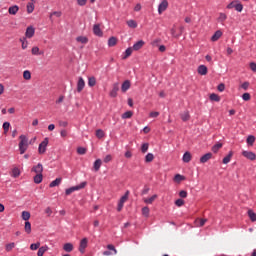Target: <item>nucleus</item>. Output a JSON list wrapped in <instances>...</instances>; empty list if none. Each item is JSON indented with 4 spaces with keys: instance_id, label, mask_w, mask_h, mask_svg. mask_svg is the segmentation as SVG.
<instances>
[{
    "instance_id": "nucleus-51",
    "label": "nucleus",
    "mask_w": 256,
    "mask_h": 256,
    "mask_svg": "<svg viewBox=\"0 0 256 256\" xmlns=\"http://www.w3.org/2000/svg\"><path fill=\"white\" fill-rule=\"evenodd\" d=\"M234 9L238 11V13H241V11H243V4L236 2Z\"/></svg>"
},
{
    "instance_id": "nucleus-38",
    "label": "nucleus",
    "mask_w": 256,
    "mask_h": 256,
    "mask_svg": "<svg viewBox=\"0 0 256 256\" xmlns=\"http://www.w3.org/2000/svg\"><path fill=\"white\" fill-rule=\"evenodd\" d=\"M155 199H157V194H154L152 197L145 199L144 203H146L147 205H151L153 204V201H155Z\"/></svg>"
},
{
    "instance_id": "nucleus-59",
    "label": "nucleus",
    "mask_w": 256,
    "mask_h": 256,
    "mask_svg": "<svg viewBox=\"0 0 256 256\" xmlns=\"http://www.w3.org/2000/svg\"><path fill=\"white\" fill-rule=\"evenodd\" d=\"M32 55H41V53H39V47L35 46L32 48Z\"/></svg>"
},
{
    "instance_id": "nucleus-8",
    "label": "nucleus",
    "mask_w": 256,
    "mask_h": 256,
    "mask_svg": "<svg viewBox=\"0 0 256 256\" xmlns=\"http://www.w3.org/2000/svg\"><path fill=\"white\" fill-rule=\"evenodd\" d=\"M93 33L94 35H96V37H103V31L101 30V25L94 24Z\"/></svg>"
},
{
    "instance_id": "nucleus-16",
    "label": "nucleus",
    "mask_w": 256,
    "mask_h": 256,
    "mask_svg": "<svg viewBox=\"0 0 256 256\" xmlns=\"http://www.w3.org/2000/svg\"><path fill=\"white\" fill-rule=\"evenodd\" d=\"M143 45H145V41L143 40H140L138 42H136L134 45H133V51H139V49H142L143 48Z\"/></svg>"
},
{
    "instance_id": "nucleus-19",
    "label": "nucleus",
    "mask_w": 256,
    "mask_h": 256,
    "mask_svg": "<svg viewBox=\"0 0 256 256\" xmlns=\"http://www.w3.org/2000/svg\"><path fill=\"white\" fill-rule=\"evenodd\" d=\"M247 214H248V217H249L250 221H252V223H255L256 213L252 209H249Z\"/></svg>"
},
{
    "instance_id": "nucleus-30",
    "label": "nucleus",
    "mask_w": 256,
    "mask_h": 256,
    "mask_svg": "<svg viewBox=\"0 0 256 256\" xmlns=\"http://www.w3.org/2000/svg\"><path fill=\"white\" fill-rule=\"evenodd\" d=\"M246 143L247 145H249L250 147H253V144L255 143V136L253 135H249L246 139Z\"/></svg>"
},
{
    "instance_id": "nucleus-3",
    "label": "nucleus",
    "mask_w": 256,
    "mask_h": 256,
    "mask_svg": "<svg viewBox=\"0 0 256 256\" xmlns=\"http://www.w3.org/2000/svg\"><path fill=\"white\" fill-rule=\"evenodd\" d=\"M127 199H129V190H127L125 194L120 198L117 207L118 212H121L123 210V205H125V201H127Z\"/></svg>"
},
{
    "instance_id": "nucleus-14",
    "label": "nucleus",
    "mask_w": 256,
    "mask_h": 256,
    "mask_svg": "<svg viewBox=\"0 0 256 256\" xmlns=\"http://www.w3.org/2000/svg\"><path fill=\"white\" fill-rule=\"evenodd\" d=\"M213 157V153L208 152L206 154H204L201 158H200V163H207V161H209V159H212Z\"/></svg>"
},
{
    "instance_id": "nucleus-50",
    "label": "nucleus",
    "mask_w": 256,
    "mask_h": 256,
    "mask_svg": "<svg viewBox=\"0 0 256 256\" xmlns=\"http://www.w3.org/2000/svg\"><path fill=\"white\" fill-rule=\"evenodd\" d=\"M39 247H41V242H37V243L30 245L31 251H37V249H39Z\"/></svg>"
},
{
    "instance_id": "nucleus-28",
    "label": "nucleus",
    "mask_w": 256,
    "mask_h": 256,
    "mask_svg": "<svg viewBox=\"0 0 256 256\" xmlns=\"http://www.w3.org/2000/svg\"><path fill=\"white\" fill-rule=\"evenodd\" d=\"M76 41H77L78 43H83V44L85 45V44L89 43V38H87V37H85V36H78V37L76 38Z\"/></svg>"
},
{
    "instance_id": "nucleus-35",
    "label": "nucleus",
    "mask_w": 256,
    "mask_h": 256,
    "mask_svg": "<svg viewBox=\"0 0 256 256\" xmlns=\"http://www.w3.org/2000/svg\"><path fill=\"white\" fill-rule=\"evenodd\" d=\"M88 85L89 87H95L97 85V79L94 76L88 78Z\"/></svg>"
},
{
    "instance_id": "nucleus-22",
    "label": "nucleus",
    "mask_w": 256,
    "mask_h": 256,
    "mask_svg": "<svg viewBox=\"0 0 256 256\" xmlns=\"http://www.w3.org/2000/svg\"><path fill=\"white\" fill-rule=\"evenodd\" d=\"M61 178H56L55 180H53L50 184L49 187L53 188V187H59V185H61Z\"/></svg>"
},
{
    "instance_id": "nucleus-27",
    "label": "nucleus",
    "mask_w": 256,
    "mask_h": 256,
    "mask_svg": "<svg viewBox=\"0 0 256 256\" xmlns=\"http://www.w3.org/2000/svg\"><path fill=\"white\" fill-rule=\"evenodd\" d=\"M133 54V48L129 47L126 49L124 56L122 57V59H128V57H131V55Z\"/></svg>"
},
{
    "instance_id": "nucleus-23",
    "label": "nucleus",
    "mask_w": 256,
    "mask_h": 256,
    "mask_svg": "<svg viewBox=\"0 0 256 256\" xmlns=\"http://www.w3.org/2000/svg\"><path fill=\"white\" fill-rule=\"evenodd\" d=\"M19 175H21V170H19V168L17 167L13 168L11 172V177H14V179H17Z\"/></svg>"
},
{
    "instance_id": "nucleus-44",
    "label": "nucleus",
    "mask_w": 256,
    "mask_h": 256,
    "mask_svg": "<svg viewBox=\"0 0 256 256\" xmlns=\"http://www.w3.org/2000/svg\"><path fill=\"white\" fill-rule=\"evenodd\" d=\"M133 117V111H126L122 114V119H131Z\"/></svg>"
},
{
    "instance_id": "nucleus-20",
    "label": "nucleus",
    "mask_w": 256,
    "mask_h": 256,
    "mask_svg": "<svg viewBox=\"0 0 256 256\" xmlns=\"http://www.w3.org/2000/svg\"><path fill=\"white\" fill-rule=\"evenodd\" d=\"M19 11V6H17V5H14V6H11V7H9V9H8V13L10 14V15H17V12Z\"/></svg>"
},
{
    "instance_id": "nucleus-1",
    "label": "nucleus",
    "mask_w": 256,
    "mask_h": 256,
    "mask_svg": "<svg viewBox=\"0 0 256 256\" xmlns=\"http://www.w3.org/2000/svg\"><path fill=\"white\" fill-rule=\"evenodd\" d=\"M19 139V151L20 155H23L25 151H27V149L29 148V139L25 135H20Z\"/></svg>"
},
{
    "instance_id": "nucleus-15",
    "label": "nucleus",
    "mask_w": 256,
    "mask_h": 256,
    "mask_svg": "<svg viewBox=\"0 0 256 256\" xmlns=\"http://www.w3.org/2000/svg\"><path fill=\"white\" fill-rule=\"evenodd\" d=\"M223 35V32L221 30H217L213 36L211 37V41L215 42V41H219V39H221Z\"/></svg>"
},
{
    "instance_id": "nucleus-58",
    "label": "nucleus",
    "mask_w": 256,
    "mask_h": 256,
    "mask_svg": "<svg viewBox=\"0 0 256 256\" xmlns=\"http://www.w3.org/2000/svg\"><path fill=\"white\" fill-rule=\"evenodd\" d=\"M179 197H181V199H187V191L181 190L179 192Z\"/></svg>"
},
{
    "instance_id": "nucleus-54",
    "label": "nucleus",
    "mask_w": 256,
    "mask_h": 256,
    "mask_svg": "<svg viewBox=\"0 0 256 256\" xmlns=\"http://www.w3.org/2000/svg\"><path fill=\"white\" fill-rule=\"evenodd\" d=\"M175 205H176V207H183V205H185V200H183V199H177V200L175 201Z\"/></svg>"
},
{
    "instance_id": "nucleus-24",
    "label": "nucleus",
    "mask_w": 256,
    "mask_h": 256,
    "mask_svg": "<svg viewBox=\"0 0 256 256\" xmlns=\"http://www.w3.org/2000/svg\"><path fill=\"white\" fill-rule=\"evenodd\" d=\"M175 27H176V26H175V24H174L173 27H172L171 30H170V33H171L172 37H174V39H179V37H181V34H178V33H177V30H176Z\"/></svg>"
},
{
    "instance_id": "nucleus-29",
    "label": "nucleus",
    "mask_w": 256,
    "mask_h": 256,
    "mask_svg": "<svg viewBox=\"0 0 256 256\" xmlns=\"http://www.w3.org/2000/svg\"><path fill=\"white\" fill-rule=\"evenodd\" d=\"M43 182V174H36L34 176V183H36V185H39V183Z\"/></svg>"
},
{
    "instance_id": "nucleus-43",
    "label": "nucleus",
    "mask_w": 256,
    "mask_h": 256,
    "mask_svg": "<svg viewBox=\"0 0 256 256\" xmlns=\"http://www.w3.org/2000/svg\"><path fill=\"white\" fill-rule=\"evenodd\" d=\"M24 229H25V232L27 233V235H30V233H31V222L26 221Z\"/></svg>"
},
{
    "instance_id": "nucleus-10",
    "label": "nucleus",
    "mask_w": 256,
    "mask_h": 256,
    "mask_svg": "<svg viewBox=\"0 0 256 256\" xmlns=\"http://www.w3.org/2000/svg\"><path fill=\"white\" fill-rule=\"evenodd\" d=\"M129 89H131V81L130 80H125L122 83L121 91H122V93H127V91H129Z\"/></svg>"
},
{
    "instance_id": "nucleus-40",
    "label": "nucleus",
    "mask_w": 256,
    "mask_h": 256,
    "mask_svg": "<svg viewBox=\"0 0 256 256\" xmlns=\"http://www.w3.org/2000/svg\"><path fill=\"white\" fill-rule=\"evenodd\" d=\"M221 147H223V143H217V144H215L214 146H212V151L214 152V153H218L219 152V149H221Z\"/></svg>"
},
{
    "instance_id": "nucleus-53",
    "label": "nucleus",
    "mask_w": 256,
    "mask_h": 256,
    "mask_svg": "<svg viewBox=\"0 0 256 256\" xmlns=\"http://www.w3.org/2000/svg\"><path fill=\"white\" fill-rule=\"evenodd\" d=\"M141 151L142 153H147V151H149V143L142 144Z\"/></svg>"
},
{
    "instance_id": "nucleus-34",
    "label": "nucleus",
    "mask_w": 256,
    "mask_h": 256,
    "mask_svg": "<svg viewBox=\"0 0 256 256\" xmlns=\"http://www.w3.org/2000/svg\"><path fill=\"white\" fill-rule=\"evenodd\" d=\"M26 7H27V13L29 14L35 11V4L33 2H29Z\"/></svg>"
},
{
    "instance_id": "nucleus-61",
    "label": "nucleus",
    "mask_w": 256,
    "mask_h": 256,
    "mask_svg": "<svg viewBox=\"0 0 256 256\" xmlns=\"http://www.w3.org/2000/svg\"><path fill=\"white\" fill-rule=\"evenodd\" d=\"M112 159H113V156H111V154H108L104 158V163H109L110 161H112Z\"/></svg>"
},
{
    "instance_id": "nucleus-9",
    "label": "nucleus",
    "mask_w": 256,
    "mask_h": 256,
    "mask_svg": "<svg viewBox=\"0 0 256 256\" xmlns=\"http://www.w3.org/2000/svg\"><path fill=\"white\" fill-rule=\"evenodd\" d=\"M87 243H89V240H87V238H83L80 241V245H79L80 253H85V249H87Z\"/></svg>"
},
{
    "instance_id": "nucleus-4",
    "label": "nucleus",
    "mask_w": 256,
    "mask_h": 256,
    "mask_svg": "<svg viewBox=\"0 0 256 256\" xmlns=\"http://www.w3.org/2000/svg\"><path fill=\"white\" fill-rule=\"evenodd\" d=\"M47 145H49V138H45L38 147V153L43 155L47 151Z\"/></svg>"
},
{
    "instance_id": "nucleus-46",
    "label": "nucleus",
    "mask_w": 256,
    "mask_h": 256,
    "mask_svg": "<svg viewBox=\"0 0 256 256\" xmlns=\"http://www.w3.org/2000/svg\"><path fill=\"white\" fill-rule=\"evenodd\" d=\"M11 127V123L9 122H4L3 123V129H4V134L7 135L9 133V128Z\"/></svg>"
},
{
    "instance_id": "nucleus-42",
    "label": "nucleus",
    "mask_w": 256,
    "mask_h": 256,
    "mask_svg": "<svg viewBox=\"0 0 256 256\" xmlns=\"http://www.w3.org/2000/svg\"><path fill=\"white\" fill-rule=\"evenodd\" d=\"M127 25L130 29H137V22L135 20H128Z\"/></svg>"
},
{
    "instance_id": "nucleus-63",
    "label": "nucleus",
    "mask_w": 256,
    "mask_h": 256,
    "mask_svg": "<svg viewBox=\"0 0 256 256\" xmlns=\"http://www.w3.org/2000/svg\"><path fill=\"white\" fill-rule=\"evenodd\" d=\"M241 87L244 89V91H247L249 89V82L242 83Z\"/></svg>"
},
{
    "instance_id": "nucleus-13",
    "label": "nucleus",
    "mask_w": 256,
    "mask_h": 256,
    "mask_svg": "<svg viewBox=\"0 0 256 256\" xmlns=\"http://www.w3.org/2000/svg\"><path fill=\"white\" fill-rule=\"evenodd\" d=\"M32 173L43 174V164L38 163L36 166H33L31 169Z\"/></svg>"
},
{
    "instance_id": "nucleus-17",
    "label": "nucleus",
    "mask_w": 256,
    "mask_h": 256,
    "mask_svg": "<svg viewBox=\"0 0 256 256\" xmlns=\"http://www.w3.org/2000/svg\"><path fill=\"white\" fill-rule=\"evenodd\" d=\"M197 71H198L199 75H207L208 69H207V66L200 65V66H198Z\"/></svg>"
},
{
    "instance_id": "nucleus-21",
    "label": "nucleus",
    "mask_w": 256,
    "mask_h": 256,
    "mask_svg": "<svg viewBox=\"0 0 256 256\" xmlns=\"http://www.w3.org/2000/svg\"><path fill=\"white\" fill-rule=\"evenodd\" d=\"M117 45V37L112 36L108 39V47H115Z\"/></svg>"
},
{
    "instance_id": "nucleus-2",
    "label": "nucleus",
    "mask_w": 256,
    "mask_h": 256,
    "mask_svg": "<svg viewBox=\"0 0 256 256\" xmlns=\"http://www.w3.org/2000/svg\"><path fill=\"white\" fill-rule=\"evenodd\" d=\"M86 186H87V182H82L77 186L70 187V188L66 189L65 194L71 195V193H74V191H79L80 189H85Z\"/></svg>"
},
{
    "instance_id": "nucleus-18",
    "label": "nucleus",
    "mask_w": 256,
    "mask_h": 256,
    "mask_svg": "<svg viewBox=\"0 0 256 256\" xmlns=\"http://www.w3.org/2000/svg\"><path fill=\"white\" fill-rule=\"evenodd\" d=\"M180 118L182 121L187 122L189 119H191V115L189 114V111H185L180 114Z\"/></svg>"
},
{
    "instance_id": "nucleus-36",
    "label": "nucleus",
    "mask_w": 256,
    "mask_h": 256,
    "mask_svg": "<svg viewBox=\"0 0 256 256\" xmlns=\"http://www.w3.org/2000/svg\"><path fill=\"white\" fill-rule=\"evenodd\" d=\"M174 181H175V183H181V181H185V176H183L181 174H176L174 176Z\"/></svg>"
},
{
    "instance_id": "nucleus-56",
    "label": "nucleus",
    "mask_w": 256,
    "mask_h": 256,
    "mask_svg": "<svg viewBox=\"0 0 256 256\" xmlns=\"http://www.w3.org/2000/svg\"><path fill=\"white\" fill-rule=\"evenodd\" d=\"M242 99H243V101H251V94H249V93H244L243 95H242Z\"/></svg>"
},
{
    "instance_id": "nucleus-55",
    "label": "nucleus",
    "mask_w": 256,
    "mask_h": 256,
    "mask_svg": "<svg viewBox=\"0 0 256 256\" xmlns=\"http://www.w3.org/2000/svg\"><path fill=\"white\" fill-rule=\"evenodd\" d=\"M149 207L145 206L142 208V215H144V217H149Z\"/></svg>"
},
{
    "instance_id": "nucleus-7",
    "label": "nucleus",
    "mask_w": 256,
    "mask_h": 256,
    "mask_svg": "<svg viewBox=\"0 0 256 256\" xmlns=\"http://www.w3.org/2000/svg\"><path fill=\"white\" fill-rule=\"evenodd\" d=\"M242 155H243V157H245L246 159H249L250 161H255V159H256L255 152L243 151Z\"/></svg>"
},
{
    "instance_id": "nucleus-31",
    "label": "nucleus",
    "mask_w": 256,
    "mask_h": 256,
    "mask_svg": "<svg viewBox=\"0 0 256 256\" xmlns=\"http://www.w3.org/2000/svg\"><path fill=\"white\" fill-rule=\"evenodd\" d=\"M64 251H66V253H71V251H73V244L72 243H66L63 246Z\"/></svg>"
},
{
    "instance_id": "nucleus-49",
    "label": "nucleus",
    "mask_w": 256,
    "mask_h": 256,
    "mask_svg": "<svg viewBox=\"0 0 256 256\" xmlns=\"http://www.w3.org/2000/svg\"><path fill=\"white\" fill-rule=\"evenodd\" d=\"M96 137H98V139H103V137H105V132H103L102 129L96 130Z\"/></svg>"
},
{
    "instance_id": "nucleus-62",
    "label": "nucleus",
    "mask_w": 256,
    "mask_h": 256,
    "mask_svg": "<svg viewBox=\"0 0 256 256\" xmlns=\"http://www.w3.org/2000/svg\"><path fill=\"white\" fill-rule=\"evenodd\" d=\"M217 90L220 91V92L225 91V84L224 83L219 84L217 86Z\"/></svg>"
},
{
    "instance_id": "nucleus-37",
    "label": "nucleus",
    "mask_w": 256,
    "mask_h": 256,
    "mask_svg": "<svg viewBox=\"0 0 256 256\" xmlns=\"http://www.w3.org/2000/svg\"><path fill=\"white\" fill-rule=\"evenodd\" d=\"M191 161V153L190 152H185L183 155V162L184 163H189Z\"/></svg>"
},
{
    "instance_id": "nucleus-33",
    "label": "nucleus",
    "mask_w": 256,
    "mask_h": 256,
    "mask_svg": "<svg viewBox=\"0 0 256 256\" xmlns=\"http://www.w3.org/2000/svg\"><path fill=\"white\" fill-rule=\"evenodd\" d=\"M209 99L210 101H216V103H219V101H221V97L215 93L210 94Z\"/></svg>"
},
{
    "instance_id": "nucleus-5",
    "label": "nucleus",
    "mask_w": 256,
    "mask_h": 256,
    "mask_svg": "<svg viewBox=\"0 0 256 256\" xmlns=\"http://www.w3.org/2000/svg\"><path fill=\"white\" fill-rule=\"evenodd\" d=\"M167 7H169V2L167 0H163L158 6L159 15L163 14L164 11H167Z\"/></svg>"
},
{
    "instance_id": "nucleus-41",
    "label": "nucleus",
    "mask_w": 256,
    "mask_h": 256,
    "mask_svg": "<svg viewBox=\"0 0 256 256\" xmlns=\"http://www.w3.org/2000/svg\"><path fill=\"white\" fill-rule=\"evenodd\" d=\"M153 159H155V156L153 155V153H148L145 156V163H151Z\"/></svg>"
},
{
    "instance_id": "nucleus-6",
    "label": "nucleus",
    "mask_w": 256,
    "mask_h": 256,
    "mask_svg": "<svg viewBox=\"0 0 256 256\" xmlns=\"http://www.w3.org/2000/svg\"><path fill=\"white\" fill-rule=\"evenodd\" d=\"M119 92V82H116L113 84L112 86V90L110 91V97H112L113 99H115V97H117V93Z\"/></svg>"
},
{
    "instance_id": "nucleus-60",
    "label": "nucleus",
    "mask_w": 256,
    "mask_h": 256,
    "mask_svg": "<svg viewBox=\"0 0 256 256\" xmlns=\"http://www.w3.org/2000/svg\"><path fill=\"white\" fill-rule=\"evenodd\" d=\"M59 127H67L69 125V122L60 120L58 122Z\"/></svg>"
},
{
    "instance_id": "nucleus-48",
    "label": "nucleus",
    "mask_w": 256,
    "mask_h": 256,
    "mask_svg": "<svg viewBox=\"0 0 256 256\" xmlns=\"http://www.w3.org/2000/svg\"><path fill=\"white\" fill-rule=\"evenodd\" d=\"M23 78L26 80V81H29L31 79V71L29 70H26L23 72Z\"/></svg>"
},
{
    "instance_id": "nucleus-11",
    "label": "nucleus",
    "mask_w": 256,
    "mask_h": 256,
    "mask_svg": "<svg viewBox=\"0 0 256 256\" xmlns=\"http://www.w3.org/2000/svg\"><path fill=\"white\" fill-rule=\"evenodd\" d=\"M34 35H35V28L33 26L27 27L25 32V37H27V39H31Z\"/></svg>"
},
{
    "instance_id": "nucleus-39",
    "label": "nucleus",
    "mask_w": 256,
    "mask_h": 256,
    "mask_svg": "<svg viewBox=\"0 0 256 256\" xmlns=\"http://www.w3.org/2000/svg\"><path fill=\"white\" fill-rule=\"evenodd\" d=\"M22 219L23 221H29V219H31V213H29V211H23Z\"/></svg>"
},
{
    "instance_id": "nucleus-52",
    "label": "nucleus",
    "mask_w": 256,
    "mask_h": 256,
    "mask_svg": "<svg viewBox=\"0 0 256 256\" xmlns=\"http://www.w3.org/2000/svg\"><path fill=\"white\" fill-rule=\"evenodd\" d=\"M77 153H78V155H85V153H87V148L78 147L77 148Z\"/></svg>"
},
{
    "instance_id": "nucleus-47",
    "label": "nucleus",
    "mask_w": 256,
    "mask_h": 256,
    "mask_svg": "<svg viewBox=\"0 0 256 256\" xmlns=\"http://www.w3.org/2000/svg\"><path fill=\"white\" fill-rule=\"evenodd\" d=\"M227 20V14L225 13H220L219 17H218V23H223L224 21Z\"/></svg>"
},
{
    "instance_id": "nucleus-25",
    "label": "nucleus",
    "mask_w": 256,
    "mask_h": 256,
    "mask_svg": "<svg viewBox=\"0 0 256 256\" xmlns=\"http://www.w3.org/2000/svg\"><path fill=\"white\" fill-rule=\"evenodd\" d=\"M48 250H49L48 246H42L38 249L37 255L43 256V255H45L46 251H48Z\"/></svg>"
},
{
    "instance_id": "nucleus-64",
    "label": "nucleus",
    "mask_w": 256,
    "mask_h": 256,
    "mask_svg": "<svg viewBox=\"0 0 256 256\" xmlns=\"http://www.w3.org/2000/svg\"><path fill=\"white\" fill-rule=\"evenodd\" d=\"M250 69H251V71H253L254 73H256V63H255V62H251V63H250Z\"/></svg>"
},
{
    "instance_id": "nucleus-45",
    "label": "nucleus",
    "mask_w": 256,
    "mask_h": 256,
    "mask_svg": "<svg viewBox=\"0 0 256 256\" xmlns=\"http://www.w3.org/2000/svg\"><path fill=\"white\" fill-rule=\"evenodd\" d=\"M6 251L9 253L10 251H13V249H15V243L11 242L9 244H6L5 246Z\"/></svg>"
},
{
    "instance_id": "nucleus-57",
    "label": "nucleus",
    "mask_w": 256,
    "mask_h": 256,
    "mask_svg": "<svg viewBox=\"0 0 256 256\" xmlns=\"http://www.w3.org/2000/svg\"><path fill=\"white\" fill-rule=\"evenodd\" d=\"M20 41L22 43V49H26L28 45L27 38H20Z\"/></svg>"
},
{
    "instance_id": "nucleus-12",
    "label": "nucleus",
    "mask_w": 256,
    "mask_h": 256,
    "mask_svg": "<svg viewBox=\"0 0 256 256\" xmlns=\"http://www.w3.org/2000/svg\"><path fill=\"white\" fill-rule=\"evenodd\" d=\"M85 89V80H83V77H79L77 82V92L81 93Z\"/></svg>"
},
{
    "instance_id": "nucleus-32",
    "label": "nucleus",
    "mask_w": 256,
    "mask_h": 256,
    "mask_svg": "<svg viewBox=\"0 0 256 256\" xmlns=\"http://www.w3.org/2000/svg\"><path fill=\"white\" fill-rule=\"evenodd\" d=\"M102 161L101 159H97L95 162H94V171H99L101 169V165H102Z\"/></svg>"
},
{
    "instance_id": "nucleus-26",
    "label": "nucleus",
    "mask_w": 256,
    "mask_h": 256,
    "mask_svg": "<svg viewBox=\"0 0 256 256\" xmlns=\"http://www.w3.org/2000/svg\"><path fill=\"white\" fill-rule=\"evenodd\" d=\"M233 157V151H230L226 157L223 158L222 163L224 165H227L231 161V158Z\"/></svg>"
}]
</instances>
